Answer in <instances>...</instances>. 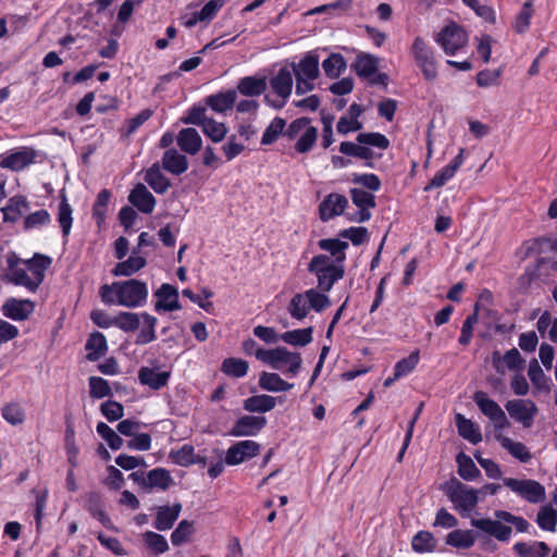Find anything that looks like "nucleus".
Wrapping results in <instances>:
<instances>
[{"instance_id": "1", "label": "nucleus", "mask_w": 557, "mask_h": 557, "mask_svg": "<svg viewBox=\"0 0 557 557\" xmlns=\"http://www.w3.org/2000/svg\"><path fill=\"white\" fill-rule=\"evenodd\" d=\"M99 294L106 305L116 304L126 308H137L146 302L148 287L145 282L132 278L111 285L104 284L100 287Z\"/></svg>"}, {"instance_id": "2", "label": "nucleus", "mask_w": 557, "mask_h": 557, "mask_svg": "<svg viewBox=\"0 0 557 557\" xmlns=\"http://www.w3.org/2000/svg\"><path fill=\"white\" fill-rule=\"evenodd\" d=\"M257 359L270 366L274 370L284 371L292 376L296 375L302 364L299 352L289 351L285 347H276L268 350H259Z\"/></svg>"}, {"instance_id": "3", "label": "nucleus", "mask_w": 557, "mask_h": 557, "mask_svg": "<svg viewBox=\"0 0 557 557\" xmlns=\"http://www.w3.org/2000/svg\"><path fill=\"white\" fill-rule=\"evenodd\" d=\"M410 54L425 81L433 82L437 78L438 71L434 51L422 37L414 38L410 47Z\"/></svg>"}, {"instance_id": "4", "label": "nucleus", "mask_w": 557, "mask_h": 557, "mask_svg": "<svg viewBox=\"0 0 557 557\" xmlns=\"http://www.w3.org/2000/svg\"><path fill=\"white\" fill-rule=\"evenodd\" d=\"M296 77V94L304 95L314 88L313 81L319 76V60L317 55L307 54L298 63H292Z\"/></svg>"}, {"instance_id": "5", "label": "nucleus", "mask_w": 557, "mask_h": 557, "mask_svg": "<svg viewBox=\"0 0 557 557\" xmlns=\"http://www.w3.org/2000/svg\"><path fill=\"white\" fill-rule=\"evenodd\" d=\"M503 483L513 493L531 504H537L545 499V487L537 481L527 479L518 480L513 478H504Z\"/></svg>"}, {"instance_id": "6", "label": "nucleus", "mask_w": 557, "mask_h": 557, "mask_svg": "<svg viewBox=\"0 0 557 557\" xmlns=\"http://www.w3.org/2000/svg\"><path fill=\"white\" fill-rule=\"evenodd\" d=\"M447 495L455 504L456 508L462 511H471L478 505L480 499V492L475 488L469 487L458 480H453L448 486Z\"/></svg>"}, {"instance_id": "7", "label": "nucleus", "mask_w": 557, "mask_h": 557, "mask_svg": "<svg viewBox=\"0 0 557 557\" xmlns=\"http://www.w3.org/2000/svg\"><path fill=\"white\" fill-rule=\"evenodd\" d=\"M436 41L442 46L445 53L455 54L467 45L468 35L461 27L451 24L440 32Z\"/></svg>"}, {"instance_id": "8", "label": "nucleus", "mask_w": 557, "mask_h": 557, "mask_svg": "<svg viewBox=\"0 0 557 557\" xmlns=\"http://www.w3.org/2000/svg\"><path fill=\"white\" fill-rule=\"evenodd\" d=\"M293 76L294 73L292 69L282 67L278 73L270 79V85L274 92L282 98L280 102H272L269 96H265L264 100L270 106L281 109L286 99L290 96L293 89Z\"/></svg>"}, {"instance_id": "9", "label": "nucleus", "mask_w": 557, "mask_h": 557, "mask_svg": "<svg viewBox=\"0 0 557 557\" xmlns=\"http://www.w3.org/2000/svg\"><path fill=\"white\" fill-rule=\"evenodd\" d=\"M509 416L516 421L522 423L524 428H530L539 409L531 399H512L505 405Z\"/></svg>"}, {"instance_id": "10", "label": "nucleus", "mask_w": 557, "mask_h": 557, "mask_svg": "<svg viewBox=\"0 0 557 557\" xmlns=\"http://www.w3.org/2000/svg\"><path fill=\"white\" fill-rule=\"evenodd\" d=\"M471 525L500 542L509 541L512 528L500 518L471 519Z\"/></svg>"}, {"instance_id": "11", "label": "nucleus", "mask_w": 557, "mask_h": 557, "mask_svg": "<svg viewBox=\"0 0 557 557\" xmlns=\"http://www.w3.org/2000/svg\"><path fill=\"white\" fill-rule=\"evenodd\" d=\"M260 451V445L255 441H242L231 446L225 456V463L235 466L251 459Z\"/></svg>"}, {"instance_id": "12", "label": "nucleus", "mask_w": 557, "mask_h": 557, "mask_svg": "<svg viewBox=\"0 0 557 557\" xmlns=\"http://www.w3.org/2000/svg\"><path fill=\"white\" fill-rule=\"evenodd\" d=\"M350 194L351 200L359 208V211L348 219L355 222H366L370 220L371 213L369 209L375 207V198L373 194L360 188H352Z\"/></svg>"}, {"instance_id": "13", "label": "nucleus", "mask_w": 557, "mask_h": 557, "mask_svg": "<svg viewBox=\"0 0 557 557\" xmlns=\"http://www.w3.org/2000/svg\"><path fill=\"white\" fill-rule=\"evenodd\" d=\"M348 206V199L341 194L327 195L319 205V216L322 221H329L344 213Z\"/></svg>"}, {"instance_id": "14", "label": "nucleus", "mask_w": 557, "mask_h": 557, "mask_svg": "<svg viewBox=\"0 0 557 557\" xmlns=\"http://www.w3.org/2000/svg\"><path fill=\"white\" fill-rule=\"evenodd\" d=\"M267 424L265 417L244 416L239 418L230 431L232 436H253L258 434Z\"/></svg>"}, {"instance_id": "15", "label": "nucleus", "mask_w": 557, "mask_h": 557, "mask_svg": "<svg viewBox=\"0 0 557 557\" xmlns=\"http://www.w3.org/2000/svg\"><path fill=\"white\" fill-rule=\"evenodd\" d=\"M154 296L158 298L154 305V310L158 312L175 311L182 308L178 301V292L170 284H162L160 288L156 290Z\"/></svg>"}, {"instance_id": "16", "label": "nucleus", "mask_w": 557, "mask_h": 557, "mask_svg": "<svg viewBox=\"0 0 557 557\" xmlns=\"http://www.w3.org/2000/svg\"><path fill=\"white\" fill-rule=\"evenodd\" d=\"M34 302L28 299L9 298L2 306L3 314L16 321L26 320L34 312Z\"/></svg>"}, {"instance_id": "17", "label": "nucleus", "mask_w": 557, "mask_h": 557, "mask_svg": "<svg viewBox=\"0 0 557 557\" xmlns=\"http://www.w3.org/2000/svg\"><path fill=\"white\" fill-rule=\"evenodd\" d=\"M128 201L136 207L140 212L149 214L153 211L156 199L147 187L138 183L128 196Z\"/></svg>"}, {"instance_id": "18", "label": "nucleus", "mask_w": 557, "mask_h": 557, "mask_svg": "<svg viewBox=\"0 0 557 557\" xmlns=\"http://www.w3.org/2000/svg\"><path fill=\"white\" fill-rule=\"evenodd\" d=\"M493 367L497 373L504 374L505 369L516 370L522 367L524 360L521 358L517 348L508 350L504 356L499 351H494L492 356Z\"/></svg>"}, {"instance_id": "19", "label": "nucleus", "mask_w": 557, "mask_h": 557, "mask_svg": "<svg viewBox=\"0 0 557 557\" xmlns=\"http://www.w3.org/2000/svg\"><path fill=\"white\" fill-rule=\"evenodd\" d=\"M51 258L45 255L35 253L33 258L24 260L23 265L29 271L34 284L37 288L40 286L45 278V273L51 265Z\"/></svg>"}, {"instance_id": "20", "label": "nucleus", "mask_w": 557, "mask_h": 557, "mask_svg": "<svg viewBox=\"0 0 557 557\" xmlns=\"http://www.w3.org/2000/svg\"><path fill=\"white\" fill-rule=\"evenodd\" d=\"M162 168L173 175H181L188 169L186 156L180 153L176 149L165 150L162 157Z\"/></svg>"}, {"instance_id": "21", "label": "nucleus", "mask_w": 557, "mask_h": 557, "mask_svg": "<svg viewBox=\"0 0 557 557\" xmlns=\"http://www.w3.org/2000/svg\"><path fill=\"white\" fill-rule=\"evenodd\" d=\"M171 373L169 371H158L157 369L143 367L138 371V380L143 385L151 389H160L169 382Z\"/></svg>"}, {"instance_id": "22", "label": "nucleus", "mask_w": 557, "mask_h": 557, "mask_svg": "<svg viewBox=\"0 0 557 557\" xmlns=\"http://www.w3.org/2000/svg\"><path fill=\"white\" fill-rule=\"evenodd\" d=\"M182 511V504L175 503L173 506H160L157 510L154 528L159 531L170 530L177 520Z\"/></svg>"}, {"instance_id": "23", "label": "nucleus", "mask_w": 557, "mask_h": 557, "mask_svg": "<svg viewBox=\"0 0 557 557\" xmlns=\"http://www.w3.org/2000/svg\"><path fill=\"white\" fill-rule=\"evenodd\" d=\"M267 87L265 76H245L238 81L236 91L245 97H258L267 90Z\"/></svg>"}, {"instance_id": "24", "label": "nucleus", "mask_w": 557, "mask_h": 557, "mask_svg": "<svg viewBox=\"0 0 557 557\" xmlns=\"http://www.w3.org/2000/svg\"><path fill=\"white\" fill-rule=\"evenodd\" d=\"M512 549L519 557H547L550 553L545 542H517Z\"/></svg>"}, {"instance_id": "25", "label": "nucleus", "mask_w": 557, "mask_h": 557, "mask_svg": "<svg viewBox=\"0 0 557 557\" xmlns=\"http://www.w3.org/2000/svg\"><path fill=\"white\" fill-rule=\"evenodd\" d=\"M147 492L152 490L166 491L174 484L169 470L164 468H156L147 472Z\"/></svg>"}, {"instance_id": "26", "label": "nucleus", "mask_w": 557, "mask_h": 557, "mask_svg": "<svg viewBox=\"0 0 557 557\" xmlns=\"http://www.w3.org/2000/svg\"><path fill=\"white\" fill-rule=\"evenodd\" d=\"M237 99V91L230 89L206 98V104L218 113H224L233 108Z\"/></svg>"}, {"instance_id": "27", "label": "nucleus", "mask_w": 557, "mask_h": 557, "mask_svg": "<svg viewBox=\"0 0 557 557\" xmlns=\"http://www.w3.org/2000/svg\"><path fill=\"white\" fill-rule=\"evenodd\" d=\"M180 148L189 154H196L201 148V137L195 128H183L177 137Z\"/></svg>"}, {"instance_id": "28", "label": "nucleus", "mask_w": 557, "mask_h": 557, "mask_svg": "<svg viewBox=\"0 0 557 557\" xmlns=\"http://www.w3.org/2000/svg\"><path fill=\"white\" fill-rule=\"evenodd\" d=\"M455 423L459 435L465 440L472 444H478L482 441V434L479 426L471 420L467 419L463 414L457 413L455 416Z\"/></svg>"}, {"instance_id": "29", "label": "nucleus", "mask_w": 557, "mask_h": 557, "mask_svg": "<svg viewBox=\"0 0 557 557\" xmlns=\"http://www.w3.org/2000/svg\"><path fill=\"white\" fill-rule=\"evenodd\" d=\"M344 267L341 264L338 267H332L329 269H324L321 272L313 273L318 280L317 288L323 293H329L333 285L344 276Z\"/></svg>"}, {"instance_id": "30", "label": "nucleus", "mask_w": 557, "mask_h": 557, "mask_svg": "<svg viewBox=\"0 0 557 557\" xmlns=\"http://www.w3.org/2000/svg\"><path fill=\"white\" fill-rule=\"evenodd\" d=\"M145 181L157 194L166 193L171 186L170 180L161 172L159 163L152 164L146 171Z\"/></svg>"}, {"instance_id": "31", "label": "nucleus", "mask_w": 557, "mask_h": 557, "mask_svg": "<svg viewBox=\"0 0 557 557\" xmlns=\"http://www.w3.org/2000/svg\"><path fill=\"white\" fill-rule=\"evenodd\" d=\"M35 152L33 150H22L14 152L0 161V165L3 169H11L13 171H20L26 168L34 161Z\"/></svg>"}, {"instance_id": "32", "label": "nucleus", "mask_w": 557, "mask_h": 557, "mask_svg": "<svg viewBox=\"0 0 557 557\" xmlns=\"http://www.w3.org/2000/svg\"><path fill=\"white\" fill-rule=\"evenodd\" d=\"M496 440L500 443L504 449H506L512 457L517 458L521 462H529L531 460L532 455L523 443L515 442L502 434L496 435Z\"/></svg>"}, {"instance_id": "33", "label": "nucleus", "mask_w": 557, "mask_h": 557, "mask_svg": "<svg viewBox=\"0 0 557 557\" xmlns=\"http://www.w3.org/2000/svg\"><path fill=\"white\" fill-rule=\"evenodd\" d=\"M276 406V398L270 395L261 394L248 397L244 400V409L249 412L264 413Z\"/></svg>"}, {"instance_id": "34", "label": "nucleus", "mask_w": 557, "mask_h": 557, "mask_svg": "<svg viewBox=\"0 0 557 557\" xmlns=\"http://www.w3.org/2000/svg\"><path fill=\"white\" fill-rule=\"evenodd\" d=\"M137 250L134 249L133 255L125 261L119 262L112 270L114 276H131L146 265V259L136 256Z\"/></svg>"}, {"instance_id": "35", "label": "nucleus", "mask_w": 557, "mask_h": 557, "mask_svg": "<svg viewBox=\"0 0 557 557\" xmlns=\"http://www.w3.org/2000/svg\"><path fill=\"white\" fill-rule=\"evenodd\" d=\"M259 386L268 392H286L294 387V384L284 381L277 373L262 372L259 377Z\"/></svg>"}, {"instance_id": "36", "label": "nucleus", "mask_w": 557, "mask_h": 557, "mask_svg": "<svg viewBox=\"0 0 557 557\" xmlns=\"http://www.w3.org/2000/svg\"><path fill=\"white\" fill-rule=\"evenodd\" d=\"M3 280L14 285L23 286L29 292H36L38 289L25 265L20 267L14 271H8L3 275Z\"/></svg>"}, {"instance_id": "37", "label": "nucleus", "mask_w": 557, "mask_h": 557, "mask_svg": "<svg viewBox=\"0 0 557 557\" xmlns=\"http://www.w3.org/2000/svg\"><path fill=\"white\" fill-rule=\"evenodd\" d=\"M107 349L108 346L104 335L100 332L91 333L86 343V350H88L87 359L89 361H96L106 354Z\"/></svg>"}, {"instance_id": "38", "label": "nucleus", "mask_w": 557, "mask_h": 557, "mask_svg": "<svg viewBox=\"0 0 557 557\" xmlns=\"http://www.w3.org/2000/svg\"><path fill=\"white\" fill-rule=\"evenodd\" d=\"M143 319V327L140 332L138 333L135 343L137 345H146L153 341H156V325H157V318L153 315H150L147 312H144L140 314Z\"/></svg>"}, {"instance_id": "39", "label": "nucleus", "mask_w": 557, "mask_h": 557, "mask_svg": "<svg viewBox=\"0 0 557 557\" xmlns=\"http://www.w3.org/2000/svg\"><path fill=\"white\" fill-rule=\"evenodd\" d=\"M312 327L298 329L284 332L280 338L292 346L304 347L312 342Z\"/></svg>"}, {"instance_id": "40", "label": "nucleus", "mask_w": 557, "mask_h": 557, "mask_svg": "<svg viewBox=\"0 0 557 557\" xmlns=\"http://www.w3.org/2000/svg\"><path fill=\"white\" fill-rule=\"evenodd\" d=\"M318 245L322 250L329 251L333 257H335V262L337 264H341L346 259L345 251L348 248L347 242H343L337 238H324L320 239Z\"/></svg>"}, {"instance_id": "41", "label": "nucleus", "mask_w": 557, "mask_h": 557, "mask_svg": "<svg viewBox=\"0 0 557 557\" xmlns=\"http://www.w3.org/2000/svg\"><path fill=\"white\" fill-rule=\"evenodd\" d=\"M287 311L293 319L299 321L304 320L308 315L310 307L308 305L306 292L297 293L292 297Z\"/></svg>"}, {"instance_id": "42", "label": "nucleus", "mask_w": 557, "mask_h": 557, "mask_svg": "<svg viewBox=\"0 0 557 557\" xmlns=\"http://www.w3.org/2000/svg\"><path fill=\"white\" fill-rule=\"evenodd\" d=\"M339 151L346 156L363 159L367 161V166H372V162L370 160L373 158L374 153L364 145L355 144L351 141H343L339 145Z\"/></svg>"}, {"instance_id": "43", "label": "nucleus", "mask_w": 557, "mask_h": 557, "mask_svg": "<svg viewBox=\"0 0 557 557\" xmlns=\"http://www.w3.org/2000/svg\"><path fill=\"white\" fill-rule=\"evenodd\" d=\"M412 549L416 553H431L436 548V540L429 531H419L411 541Z\"/></svg>"}, {"instance_id": "44", "label": "nucleus", "mask_w": 557, "mask_h": 557, "mask_svg": "<svg viewBox=\"0 0 557 557\" xmlns=\"http://www.w3.org/2000/svg\"><path fill=\"white\" fill-rule=\"evenodd\" d=\"M473 400L481 412L492 420L500 410V406L493 399L488 398L485 392L479 391L474 393Z\"/></svg>"}, {"instance_id": "45", "label": "nucleus", "mask_w": 557, "mask_h": 557, "mask_svg": "<svg viewBox=\"0 0 557 557\" xmlns=\"http://www.w3.org/2000/svg\"><path fill=\"white\" fill-rule=\"evenodd\" d=\"M140 315L135 312L123 311L113 318V326L124 332H134L140 325Z\"/></svg>"}, {"instance_id": "46", "label": "nucleus", "mask_w": 557, "mask_h": 557, "mask_svg": "<svg viewBox=\"0 0 557 557\" xmlns=\"http://www.w3.org/2000/svg\"><path fill=\"white\" fill-rule=\"evenodd\" d=\"M536 523L544 531L555 532L557 525V511L550 505L541 507L536 516Z\"/></svg>"}, {"instance_id": "47", "label": "nucleus", "mask_w": 557, "mask_h": 557, "mask_svg": "<svg viewBox=\"0 0 557 557\" xmlns=\"http://www.w3.org/2000/svg\"><path fill=\"white\" fill-rule=\"evenodd\" d=\"M377 65V58L366 53L359 54L355 63V71L360 77H369L376 72Z\"/></svg>"}, {"instance_id": "48", "label": "nucleus", "mask_w": 557, "mask_h": 557, "mask_svg": "<svg viewBox=\"0 0 557 557\" xmlns=\"http://www.w3.org/2000/svg\"><path fill=\"white\" fill-rule=\"evenodd\" d=\"M249 364L246 360L238 358H226L222 362L221 370L228 376L243 377L247 374Z\"/></svg>"}, {"instance_id": "49", "label": "nucleus", "mask_w": 557, "mask_h": 557, "mask_svg": "<svg viewBox=\"0 0 557 557\" xmlns=\"http://www.w3.org/2000/svg\"><path fill=\"white\" fill-rule=\"evenodd\" d=\"M28 209V203L24 197H13L9 200L7 207L2 209L5 221H16L25 210Z\"/></svg>"}, {"instance_id": "50", "label": "nucleus", "mask_w": 557, "mask_h": 557, "mask_svg": "<svg viewBox=\"0 0 557 557\" xmlns=\"http://www.w3.org/2000/svg\"><path fill=\"white\" fill-rule=\"evenodd\" d=\"M457 463L458 473L463 480L471 481L480 475V470L476 468L473 460L463 453L458 454Z\"/></svg>"}, {"instance_id": "51", "label": "nucleus", "mask_w": 557, "mask_h": 557, "mask_svg": "<svg viewBox=\"0 0 557 557\" xmlns=\"http://www.w3.org/2000/svg\"><path fill=\"white\" fill-rule=\"evenodd\" d=\"M472 531L455 530L446 536V544L457 548H469L474 544Z\"/></svg>"}, {"instance_id": "52", "label": "nucleus", "mask_w": 557, "mask_h": 557, "mask_svg": "<svg viewBox=\"0 0 557 557\" xmlns=\"http://www.w3.org/2000/svg\"><path fill=\"white\" fill-rule=\"evenodd\" d=\"M318 139V128L314 126L306 127V129L299 135L295 144V149L299 153H307L310 151Z\"/></svg>"}, {"instance_id": "53", "label": "nucleus", "mask_w": 557, "mask_h": 557, "mask_svg": "<svg viewBox=\"0 0 557 557\" xmlns=\"http://www.w3.org/2000/svg\"><path fill=\"white\" fill-rule=\"evenodd\" d=\"M306 296L310 309L315 312H322L331 306V299L326 293L319 292L318 288H310L306 290Z\"/></svg>"}, {"instance_id": "54", "label": "nucleus", "mask_w": 557, "mask_h": 557, "mask_svg": "<svg viewBox=\"0 0 557 557\" xmlns=\"http://www.w3.org/2000/svg\"><path fill=\"white\" fill-rule=\"evenodd\" d=\"M322 67L329 77L336 78L346 69V62L343 55L333 53L323 61Z\"/></svg>"}, {"instance_id": "55", "label": "nucleus", "mask_w": 557, "mask_h": 557, "mask_svg": "<svg viewBox=\"0 0 557 557\" xmlns=\"http://www.w3.org/2000/svg\"><path fill=\"white\" fill-rule=\"evenodd\" d=\"M528 376L531 380L532 384L539 391H548V381L549 379L544 374L542 368L540 367L536 359H533L530 362Z\"/></svg>"}, {"instance_id": "56", "label": "nucleus", "mask_w": 557, "mask_h": 557, "mask_svg": "<svg viewBox=\"0 0 557 557\" xmlns=\"http://www.w3.org/2000/svg\"><path fill=\"white\" fill-rule=\"evenodd\" d=\"M532 15H533L532 2L527 1L522 5V9L520 10V12L518 13V15L516 16V18L512 23V28L515 29V32L517 34H523L528 30Z\"/></svg>"}, {"instance_id": "57", "label": "nucleus", "mask_w": 557, "mask_h": 557, "mask_svg": "<svg viewBox=\"0 0 557 557\" xmlns=\"http://www.w3.org/2000/svg\"><path fill=\"white\" fill-rule=\"evenodd\" d=\"M72 212V208L69 205L66 197L62 195L59 203L58 221L62 228L63 236H67L70 234L73 222Z\"/></svg>"}, {"instance_id": "58", "label": "nucleus", "mask_w": 557, "mask_h": 557, "mask_svg": "<svg viewBox=\"0 0 557 557\" xmlns=\"http://www.w3.org/2000/svg\"><path fill=\"white\" fill-rule=\"evenodd\" d=\"M194 533V522L182 520L171 534V542L174 546L186 543Z\"/></svg>"}, {"instance_id": "59", "label": "nucleus", "mask_w": 557, "mask_h": 557, "mask_svg": "<svg viewBox=\"0 0 557 557\" xmlns=\"http://www.w3.org/2000/svg\"><path fill=\"white\" fill-rule=\"evenodd\" d=\"M202 132L214 143H220L225 138L227 128L224 123H220L209 117L202 126Z\"/></svg>"}, {"instance_id": "60", "label": "nucleus", "mask_w": 557, "mask_h": 557, "mask_svg": "<svg viewBox=\"0 0 557 557\" xmlns=\"http://www.w3.org/2000/svg\"><path fill=\"white\" fill-rule=\"evenodd\" d=\"M195 449L191 445H183L177 450H172L170 453V458L174 461V463L181 467H188L194 465Z\"/></svg>"}, {"instance_id": "61", "label": "nucleus", "mask_w": 557, "mask_h": 557, "mask_svg": "<svg viewBox=\"0 0 557 557\" xmlns=\"http://www.w3.org/2000/svg\"><path fill=\"white\" fill-rule=\"evenodd\" d=\"M286 125V122L282 117H275L270 125L265 128L263 136L261 138L262 145H271L273 144L278 136L283 133V129Z\"/></svg>"}, {"instance_id": "62", "label": "nucleus", "mask_w": 557, "mask_h": 557, "mask_svg": "<svg viewBox=\"0 0 557 557\" xmlns=\"http://www.w3.org/2000/svg\"><path fill=\"white\" fill-rule=\"evenodd\" d=\"M89 394L92 398H103L112 394L111 387L104 379L100 376L89 377Z\"/></svg>"}, {"instance_id": "63", "label": "nucleus", "mask_w": 557, "mask_h": 557, "mask_svg": "<svg viewBox=\"0 0 557 557\" xmlns=\"http://www.w3.org/2000/svg\"><path fill=\"white\" fill-rule=\"evenodd\" d=\"M144 540L146 545L154 553V554H163L169 549V544L165 537L161 534H158L152 531H147L144 534Z\"/></svg>"}, {"instance_id": "64", "label": "nucleus", "mask_w": 557, "mask_h": 557, "mask_svg": "<svg viewBox=\"0 0 557 557\" xmlns=\"http://www.w3.org/2000/svg\"><path fill=\"white\" fill-rule=\"evenodd\" d=\"M356 139L358 144L374 146L383 150L389 147V140L380 133H360Z\"/></svg>"}]
</instances>
